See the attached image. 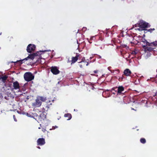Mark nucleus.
<instances>
[{
	"mask_svg": "<svg viewBox=\"0 0 157 157\" xmlns=\"http://www.w3.org/2000/svg\"><path fill=\"white\" fill-rule=\"evenodd\" d=\"M40 55V54L39 53V52H36L35 53H33V54L29 55L27 57L23 59L20 60H18L16 62H12L11 63H14L15 64L16 63H19V64L20 65H21L23 63V61H24V60H28V59H30L33 60L35 56H39Z\"/></svg>",
	"mask_w": 157,
	"mask_h": 157,
	"instance_id": "nucleus-1",
	"label": "nucleus"
},
{
	"mask_svg": "<svg viewBox=\"0 0 157 157\" xmlns=\"http://www.w3.org/2000/svg\"><path fill=\"white\" fill-rule=\"evenodd\" d=\"M24 79L27 82H29L33 80L34 78V76L31 72H28L25 73L24 75Z\"/></svg>",
	"mask_w": 157,
	"mask_h": 157,
	"instance_id": "nucleus-2",
	"label": "nucleus"
},
{
	"mask_svg": "<svg viewBox=\"0 0 157 157\" xmlns=\"http://www.w3.org/2000/svg\"><path fill=\"white\" fill-rule=\"evenodd\" d=\"M148 23H147L143 21H140L139 22V27L143 29V30H144L145 28H147V27H149L148 26Z\"/></svg>",
	"mask_w": 157,
	"mask_h": 157,
	"instance_id": "nucleus-3",
	"label": "nucleus"
},
{
	"mask_svg": "<svg viewBox=\"0 0 157 157\" xmlns=\"http://www.w3.org/2000/svg\"><path fill=\"white\" fill-rule=\"evenodd\" d=\"M36 48L35 46L33 44H30L28 45L27 48V51L28 52L31 53L33 52Z\"/></svg>",
	"mask_w": 157,
	"mask_h": 157,
	"instance_id": "nucleus-4",
	"label": "nucleus"
},
{
	"mask_svg": "<svg viewBox=\"0 0 157 157\" xmlns=\"http://www.w3.org/2000/svg\"><path fill=\"white\" fill-rule=\"evenodd\" d=\"M41 101L37 98L35 100V102L33 103L32 105L35 107H38L41 105Z\"/></svg>",
	"mask_w": 157,
	"mask_h": 157,
	"instance_id": "nucleus-5",
	"label": "nucleus"
},
{
	"mask_svg": "<svg viewBox=\"0 0 157 157\" xmlns=\"http://www.w3.org/2000/svg\"><path fill=\"white\" fill-rule=\"evenodd\" d=\"M51 71L54 75H57L60 73L57 67L56 66L51 67Z\"/></svg>",
	"mask_w": 157,
	"mask_h": 157,
	"instance_id": "nucleus-6",
	"label": "nucleus"
},
{
	"mask_svg": "<svg viewBox=\"0 0 157 157\" xmlns=\"http://www.w3.org/2000/svg\"><path fill=\"white\" fill-rule=\"evenodd\" d=\"M37 145H43L45 143V139L43 138H39L37 140Z\"/></svg>",
	"mask_w": 157,
	"mask_h": 157,
	"instance_id": "nucleus-7",
	"label": "nucleus"
},
{
	"mask_svg": "<svg viewBox=\"0 0 157 157\" xmlns=\"http://www.w3.org/2000/svg\"><path fill=\"white\" fill-rule=\"evenodd\" d=\"M80 56V54L77 53L76 56L75 57H72L71 60V64H72L76 62L78 59V58Z\"/></svg>",
	"mask_w": 157,
	"mask_h": 157,
	"instance_id": "nucleus-8",
	"label": "nucleus"
},
{
	"mask_svg": "<svg viewBox=\"0 0 157 157\" xmlns=\"http://www.w3.org/2000/svg\"><path fill=\"white\" fill-rule=\"evenodd\" d=\"M13 88H12V89L15 90L19 89L20 88V86L19 82L17 81H16L15 82H13Z\"/></svg>",
	"mask_w": 157,
	"mask_h": 157,
	"instance_id": "nucleus-9",
	"label": "nucleus"
},
{
	"mask_svg": "<svg viewBox=\"0 0 157 157\" xmlns=\"http://www.w3.org/2000/svg\"><path fill=\"white\" fill-rule=\"evenodd\" d=\"M117 94H121L124 91V88L122 86H119L117 87Z\"/></svg>",
	"mask_w": 157,
	"mask_h": 157,
	"instance_id": "nucleus-10",
	"label": "nucleus"
},
{
	"mask_svg": "<svg viewBox=\"0 0 157 157\" xmlns=\"http://www.w3.org/2000/svg\"><path fill=\"white\" fill-rule=\"evenodd\" d=\"M143 47L145 51L146 52H151L155 48H154L153 47H148L146 45H143Z\"/></svg>",
	"mask_w": 157,
	"mask_h": 157,
	"instance_id": "nucleus-11",
	"label": "nucleus"
},
{
	"mask_svg": "<svg viewBox=\"0 0 157 157\" xmlns=\"http://www.w3.org/2000/svg\"><path fill=\"white\" fill-rule=\"evenodd\" d=\"M131 74V71L128 69H125L124 72V75L127 76H130Z\"/></svg>",
	"mask_w": 157,
	"mask_h": 157,
	"instance_id": "nucleus-12",
	"label": "nucleus"
},
{
	"mask_svg": "<svg viewBox=\"0 0 157 157\" xmlns=\"http://www.w3.org/2000/svg\"><path fill=\"white\" fill-rule=\"evenodd\" d=\"M37 98L40 100V101H41V102H44L47 100L46 98V97L38 96Z\"/></svg>",
	"mask_w": 157,
	"mask_h": 157,
	"instance_id": "nucleus-13",
	"label": "nucleus"
},
{
	"mask_svg": "<svg viewBox=\"0 0 157 157\" xmlns=\"http://www.w3.org/2000/svg\"><path fill=\"white\" fill-rule=\"evenodd\" d=\"M150 46L153 47L155 48V47H157V41L150 43Z\"/></svg>",
	"mask_w": 157,
	"mask_h": 157,
	"instance_id": "nucleus-14",
	"label": "nucleus"
},
{
	"mask_svg": "<svg viewBox=\"0 0 157 157\" xmlns=\"http://www.w3.org/2000/svg\"><path fill=\"white\" fill-rule=\"evenodd\" d=\"M142 42H143L144 44H145L144 45H146V46H150V43H149V42H148L145 39H143Z\"/></svg>",
	"mask_w": 157,
	"mask_h": 157,
	"instance_id": "nucleus-15",
	"label": "nucleus"
},
{
	"mask_svg": "<svg viewBox=\"0 0 157 157\" xmlns=\"http://www.w3.org/2000/svg\"><path fill=\"white\" fill-rule=\"evenodd\" d=\"M64 116L65 117H67L68 118L67 119V120H70L72 118L71 115L70 113H67L65 114L64 115Z\"/></svg>",
	"mask_w": 157,
	"mask_h": 157,
	"instance_id": "nucleus-16",
	"label": "nucleus"
},
{
	"mask_svg": "<svg viewBox=\"0 0 157 157\" xmlns=\"http://www.w3.org/2000/svg\"><path fill=\"white\" fill-rule=\"evenodd\" d=\"M140 142L142 144H145L146 142V140L144 138H141L140 139Z\"/></svg>",
	"mask_w": 157,
	"mask_h": 157,
	"instance_id": "nucleus-17",
	"label": "nucleus"
},
{
	"mask_svg": "<svg viewBox=\"0 0 157 157\" xmlns=\"http://www.w3.org/2000/svg\"><path fill=\"white\" fill-rule=\"evenodd\" d=\"M7 77L6 76H2L1 78V79H2V81L3 82L6 81L7 79Z\"/></svg>",
	"mask_w": 157,
	"mask_h": 157,
	"instance_id": "nucleus-18",
	"label": "nucleus"
},
{
	"mask_svg": "<svg viewBox=\"0 0 157 157\" xmlns=\"http://www.w3.org/2000/svg\"><path fill=\"white\" fill-rule=\"evenodd\" d=\"M82 63L85 64V65H86V66H87L89 64V63L86 60H85L84 61H83Z\"/></svg>",
	"mask_w": 157,
	"mask_h": 157,
	"instance_id": "nucleus-19",
	"label": "nucleus"
},
{
	"mask_svg": "<svg viewBox=\"0 0 157 157\" xmlns=\"http://www.w3.org/2000/svg\"><path fill=\"white\" fill-rule=\"evenodd\" d=\"M137 53V52H136L135 51H133L131 53V54L133 55H136Z\"/></svg>",
	"mask_w": 157,
	"mask_h": 157,
	"instance_id": "nucleus-20",
	"label": "nucleus"
},
{
	"mask_svg": "<svg viewBox=\"0 0 157 157\" xmlns=\"http://www.w3.org/2000/svg\"><path fill=\"white\" fill-rule=\"evenodd\" d=\"M155 30V29H154V28H153V29H149L147 30V31L148 32H150L151 33V32H152L153 31H154V30Z\"/></svg>",
	"mask_w": 157,
	"mask_h": 157,
	"instance_id": "nucleus-21",
	"label": "nucleus"
},
{
	"mask_svg": "<svg viewBox=\"0 0 157 157\" xmlns=\"http://www.w3.org/2000/svg\"><path fill=\"white\" fill-rule=\"evenodd\" d=\"M85 60V57H83L82 59V61L79 63H82L83 61H84Z\"/></svg>",
	"mask_w": 157,
	"mask_h": 157,
	"instance_id": "nucleus-22",
	"label": "nucleus"
},
{
	"mask_svg": "<svg viewBox=\"0 0 157 157\" xmlns=\"http://www.w3.org/2000/svg\"><path fill=\"white\" fill-rule=\"evenodd\" d=\"M124 74L121 77V80H123L124 79H125V78L124 77Z\"/></svg>",
	"mask_w": 157,
	"mask_h": 157,
	"instance_id": "nucleus-23",
	"label": "nucleus"
},
{
	"mask_svg": "<svg viewBox=\"0 0 157 157\" xmlns=\"http://www.w3.org/2000/svg\"><path fill=\"white\" fill-rule=\"evenodd\" d=\"M85 65V64H79V67L80 68H82L83 67V66Z\"/></svg>",
	"mask_w": 157,
	"mask_h": 157,
	"instance_id": "nucleus-24",
	"label": "nucleus"
},
{
	"mask_svg": "<svg viewBox=\"0 0 157 157\" xmlns=\"http://www.w3.org/2000/svg\"><path fill=\"white\" fill-rule=\"evenodd\" d=\"M133 27H139V23L138 24H135L133 26Z\"/></svg>",
	"mask_w": 157,
	"mask_h": 157,
	"instance_id": "nucleus-25",
	"label": "nucleus"
},
{
	"mask_svg": "<svg viewBox=\"0 0 157 157\" xmlns=\"http://www.w3.org/2000/svg\"><path fill=\"white\" fill-rule=\"evenodd\" d=\"M13 118L14 119V120L15 121H17V120L16 118V117H15V115H13Z\"/></svg>",
	"mask_w": 157,
	"mask_h": 157,
	"instance_id": "nucleus-26",
	"label": "nucleus"
},
{
	"mask_svg": "<svg viewBox=\"0 0 157 157\" xmlns=\"http://www.w3.org/2000/svg\"><path fill=\"white\" fill-rule=\"evenodd\" d=\"M42 130L43 132H44L46 131V130L45 128H42Z\"/></svg>",
	"mask_w": 157,
	"mask_h": 157,
	"instance_id": "nucleus-27",
	"label": "nucleus"
},
{
	"mask_svg": "<svg viewBox=\"0 0 157 157\" xmlns=\"http://www.w3.org/2000/svg\"><path fill=\"white\" fill-rule=\"evenodd\" d=\"M98 71V70H95L94 71V73H97Z\"/></svg>",
	"mask_w": 157,
	"mask_h": 157,
	"instance_id": "nucleus-28",
	"label": "nucleus"
},
{
	"mask_svg": "<svg viewBox=\"0 0 157 157\" xmlns=\"http://www.w3.org/2000/svg\"><path fill=\"white\" fill-rule=\"evenodd\" d=\"M86 29V27H83L82 28V30L85 31Z\"/></svg>",
	"mask_w": 157,
	"mask_h": 157,
	"instance_id": "nucleus-29",
	"label": "nucleus"
},
{
	"mask_svg": "<svg viewBox=\"0 0 157 157\" xmlns=\"http://www.w3.org/2000/svg\"><path fill=\"white\" fill-rule=\"evenodd\" d=\"M119 80L120 81H122V80H121V78H119Z\"/></svg>",
	"mask_w": 157,
	"mask_h": 157,
	"instance_id": "nucleus-30",
	"label": "nucleus"
},
{
	"mask_svg": "<svg viewBox=\"0 0 157 157\" xmlns=\"http://www.w3.org/2000/svg\"><path fill=\"white\" fill-rule=\"evenodd\" d=\"M131 108L132 110H134L136 111V110L134 108Z\"/></svg>",
	"mask_w": 157,
	"mask_h": 157,
	"instance_id": "nucleus-31",
	"label": "nucleus"
},
{
	"mask_svg": "<svg viewBox=\"0 0 157 157\" xmlns=\"http://www.w3.org/2000/svg\"><path fill=\"white\" fill-rule=\"evenodd\" d=\"M37 148H38V149H40V147H39V146H38L37 147Z\"/></svg>",
	"mask_w": 157,
	"mask_h": 157,
	"instance_id": "nucleus-32",
	"label": "nucleus"
},
{
	"mask_svg": "<svg viewBox=\"0 0 157 157\" xmlns=\"http://www.w3.org/2000/svg\"><path fill=\"white\" fill-rule=\"evenodd\" d=\"M98 57H98V58H101V56H99Z\"/></svg>",
	"mask_w": 157,
	"mask_h": 157,
	"instance_id": "nucleus-33",
	"label": "nucleus"
},
{
	"mask_svg": "<svg viewBox=\"0 0 157 157\" xmlns=\"http://www.w3.org/2000/svg\"><path fill=\"white\" fill-rule=\"evenodd\" d=\"M43 109H44V110H43V112H44V111H45V110H45V109H44V108H43Z\"/></svg>",
	"mask_w": 157,
	"mask_h": 157,
	"instance_id": "nucleus-34",
	"label": "nucleus"
},
{
	"mask_svg": "<svg viewBox=\"0 0 157 157\" xmlns=\"http://www.w3.org/2000/svg\"><path fill=\"white\" fill-rule=\"evenodd\" d=\"M157 94V92L155 93V95H156Z\"/></svg>",
	"mask_w": 157,
	"mask_h": 157,
	"instance_id": "nucleus-35",
	"label": "nucleus"
},
{
	"mask_svg": "<svg viewBox=\"0 0 157 157\" xmlns=\"http://www.w3.org/2000/svg\"><path fill=\"white\" fill-rule=\"evenodd\" d=\"M137 30H140V28H138V29H137Z\"/></svg>",
	"mask_w": 157,
	"mask_h": 157,
	"instance_id": "nucleus-36",
	"label": "nucleus"
},
{
	"mask_svg": "<svg viewBox=\"0 0 157 157\" xmlns=\"http://www.w3.org/2000/svg\"><path fill=\"white\" fill-rule=\"evenodd\" d=\"M47 51L46 50H45V51H42V52H46Z\"/></svg>",
	"mask_w": 157,
	"mask_h": 157,
	"instance_id": "nucleus-37",
	"label": "nucleus"
},
{
	"mask_svg": "<svg viewBox=\"0 0 157 157\" xmlns=\"http://www.w3.org/2000/svg\"><path fill=\"white\" fill-rule=\"evenodd\" d=\"M53 128L54 129H55L56 128V127L55 126V127H54V128L53 127Z\"/></svg>",
	"mask_w": 157,
	"mask_h": 157,
	"instance_id": "nucleus-38",
	"label": "nucleus"
},
{
	"mask_svg": "<svg viewBox=\"0 0 157 157\" xmlns=\"http://www.w3.org/2000/svg\"><path fill=\"white\" fill-rule=\"evenodd\" d=\"M130 43H131V44H132V43H133L132 42H130Z\"/></svg>",
	"mask_w": 157,
	"mask_h": 157,
	"instance_id": "nucleus-39",
	"label": "nucleus"
},
{
	"mask_svg": "<svg viewBox=\"0 0 157 157\" xmlns=\"http://www.w3.org/2000/svg\"><path fill=\"white\" fill-rule=\"evenodd\" d=\"M59 82H58V84H59Z\"/></svg>",
	"mask_w": 157,
	"mask_h": 157,
	"instance_id": "nucleus-40",
	"label": "nucleus"
},
{
	"mask_svg": "<svg viewBox=\"0 0 157 157\" xmlns=\"http://www.w3.org/2000/svg\"><path fill=\"white\" fill-rule=\"evenodd\" d=\"M39 128V129H40V127H39V128Z\"/></svg>",
	"mask_w": 157,
	"mask_h": 157,
	"instance_id": "nucleus-41",
	"label": "nucleus"
},
{
	"mask_svg": "<svg viewBox=\"0 0 157 157\" xmlns=\"http://www.w3.org/2000/svg\"><path fill=\"white\" fill-rule=\"evenodd\" d=\"M56 128H57V126H56Z\"/></svg>",
	"mask_w": 157,
	"mask_h": 157,
	"instance_id": "nucleus-42",
	"label": "nucleus"
},
{
	"mask_svg": "<svg viewBox=\"0 0 157 157\" xmlns=\"http://www.w3.org/2000/svg\"><path fill=\"white\" fill-rule=\"evenodd\" d=\"M107 90V91H109V90Z\"/></svg>",
	"mask_w": 157,
	"mask_h": 157,
	"instance_id": "nucleus-43",
	"label": "nucleus"
},
{
	"mask_svg": "<svg viewBox=\"0 0 157 157\" xmlns=\"http://www.w3.org/2000/svg\"><path fill=\"white\" fill-rule=\"evenodd\" d=\"M156 71H157V69L156 70Z\"/></svg>",
	"mask_w": 157,
	"mask_h": 157,
	"instance_id": "nucleus-44",
	"label": "nucleus"
}]
</instances>
